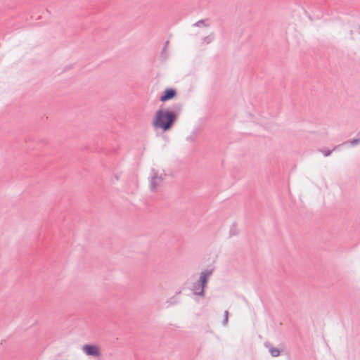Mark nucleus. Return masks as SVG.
<instances>
[{"label":"nucleus","instance_id":"obj_10","mask_svg":"<svg viewBox=\"0 0 360 360\" xmlns=\"http://www.w3.org/2000/svg\"><path fill=\"white\" fill-rule=\"evenodd\" d=\"M335 150V148H333V150ZM333 150L329 149H323L321 150L322 153L324 155L325 157H328L332 153Z\"/></svg>","mask_w":360,"mask_h":360},{"label":"nucleus","instance_id":"obj_15","mask_svg":"<svg viewBox=\"0 0 360 360\" xmlns=\"http://www.w3.org/2000/svg\"><path fill=\"white\" fill-rule=\"evenodd\" d=\"M176 303H178V300H175V301H174V302H172V304H176Z\"/></svg>","mask_w":360,"mask_h":360},{"label":"nucleus","instance_id":"obj_8","mask_svg":"<svg viewBox=\"0 0 360 360\" xmlns=\"http://www.w3.org/2000/svg\"><path fill=\"white\" fill-rule=\"evenodd\" d=\"M193 25L197 27H207V25L205 24V22L204 20H200L197 21L195 23H194Z\"/></svg>","mask_w":360,"mask_h":360},{"label":"nucleus","instance_id":"obj_4","mask_svg":"<svg viewBox=\"0 0 360 360\" xmlns=\"http://www.w3.org/2000/svg\"><path fill=\"white\" fill-rule=\"evenodd\" d=\"M212 273V269H205L203 270L200 275V290L198 294L201 297H205V286L206 283L207 282L208 278L210 277Z\"/></svg>","mask_w":360,"mask_h":360},{"label":"nucleus","instance_id":"obj_13","mask_svg":"<svg viewBox=\"0 0 360 360\" xmlns=\"http://www.w3.org/2000/svg\"><path fill=\"white\" fill-rule=\"evenodd\" d=\"M195 136H196V135H195V133H193V134H191L190 136H188L186 138V139H187L188 141H193L195 140Z\"/></svg>","mask_w":360,"mask_h":360},{"label":"nucleus","instance_id":"obj_2","mask_svg":"<svg viewBox=\"0 0 360 360\" xmlns=\"http://www.w3.org/2000/svg\"><path fill=\"white\" fill-rule=\"evenodd\" d=\"M175 120V115L171 110L163 111L159 110L156 112L153 121V125L155 129H161L165 131L168 130Z\"/></svg>","mask_w":360,"mask_h":360},{"label":"nucleus","instance_id":"obj_1","mask_svg":"<svg viewBox=\"0 0 360 360\" xmlns=\"http://www.w3.org/2000/svg\"><path fill=\"white\" fill-rule=\"evenodd\" d=\"M167 174L164 169L155 167L151 168L148 177L150 192L153 193H158L163 186Z\"/></svg>","mask_w":360,"mask_h":360},{"label":"nucleus","instance_id":"obj_9","mask_svg":"<svg viewBox=\"0 0 360 360\" xmlns=\"http://www.w3.org/2000/svg\"><path fill=\"white\" fill-rule=\"evenodd\" d=\"M228 317H229V312H228V311L226 310L224 312V319L222 321V323L224 326H226V324L228 323Z\"/></svg>","mask_w":360,"mask_h":360},{"label":"nucleus","instance_id":"obj_6","mask_svg":"<svg viewBox=\"0 0 360 360\" xmlns=\"http://www.w3.org/2000/svg\"><path fill=\"white\" fill-rule=\"evenodd\" d=\"M265 347L268 348L269 353L271 354V356L273 357H277L280 354V351L278 349L274 347L271 345L270 343L266 342L264 343Z\"/></svg>","mask_w":360,"mask_h":360},{"label":"nucleus","instance_id":"obj_3","mask_svg":"<svg viewBox=\"0 0 360 360\" xmlns=\"http://www.w3.org/2000/svg\"><path fill=\"white\" fill-rule=\"evenodd\" d=\"M82 349L86 356L95 358H100L101 356V348L95 344L84 345Z\"/></svg>","mask_w":360,"mask_h":360},{"label":"nucleus","instance_id":"obj_12","mask_svg":"<svg viewBox=\"0 0 360 360\" xmlns=\"http://www.w3.org/2000/svg\"><path fill=\"white\" fill-rule=\"evenodd\" d=\"M360 143V138L359 139H354L351 141L350 143L352 146H354Z\"/></svg>","mask_w":360,"mask_h":360},{"label":"nucleus","instance_id":"obj_14","mask_svg":"<svg viewBox=\"0 0 360 360\" xmlns=\"http://www.w3.org/2000/svg\"><path fill=\"white\" fill-rule=\"evenodd\" d=\"M168 44H169V41H167L165 43V45H164V47H163V51H165L167 46H168Z\"/></svg>","mask_w":360,"mask_h":360},{"label":"nucleus","instance_id":"obj_5","mask_svg":"<svg viewBox=\"0 0 360 360\" xmlns=\"http://www.w3.org/2000/svg\"><path fill=\"white\" fill-rule=\"evenodd\" d=\"M176 95L174 89H167L164 91V94L160 97V101L162 102L166 101L169 99L174 98Z\"/></svg>","mask_w":360,"mask_h":360},{"label":"nucleus","instance_id":"obj_7","mask_svg":"<svg viewBox=\"0 0 360 360\" xmlns=\"http://www.w3.org/2000/svg\"><path fill=\"white\" fill-rule=\"evenodd\" d=\"M192 290H193L194 295L199 296L198 292L200 290V284L194 283Z\"/></svg>","mask_w":360,"mask_h":360},{"label":"nucleus","instance_id":"obj_11","mask_svg":"<svg viewBox=\"0 0 360 360\" xmlns=\"http://www.w3.org/2000/svg\"><path fill=\"white\" fill-rule=\"evenodd\" d=\"M213 39V34H212L210 36L206 37L202 39V43L208 44L211 41V40Z\"/></svg>","mask_w":360,"mask_h":360}]
</instances>
